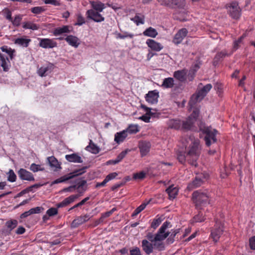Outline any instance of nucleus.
Returning a JSON list of instances; mask_svg holds the SVG:
<instances>
[{
	"mask_svg": "<svg viewBox=\"0 0 255 255\" xmlns=\"http://www.w3.org/2000/svg\"><path fill=\"white\" fill-rule=\"evenodd\" d=\"M182 142L186 151H179L178 153V160L181 163H184L187 161L191 165L196 166V161L199 157L198 140L195 139L194 136L190 135L183 139Z\"/></svg>",
	"mask_w": 255,
	"mask_h": 255,
	"instance_id": "obj_1",
	"label": "nucleus"
},
{
	"mask_svg": "<svg viewBox=\"0 0 255 255\" xmlns=\"http://www.w3.org/2000/svg\"><path fill=\"white\" fill-rule=\"evenodd\" d=\"M92 9L88 10L86 12L87 18L96 22H101L105 20V18L100 14L105 8V4L99 1H90Z\"/></svg>",
	"mask_w": 255,
	"mask_h": 255,
	"instance_id": "obj_2",
	"label": "nucleus"
},
{
	"mask_svg": "<svg viewBox=\"0 0 255 255\" xmlns=\"http://www.w3.org/2000/svg\"><path fill=\"white\" fill-rule=\"evenodd\" d=\"M207 85L204 86V87L200 90L198 91L196 94L193 95L189 102V105L190 109H194L195 104L200 102L203 98L207 94ZM199 115V110L197 109H194L193 113L190 117H191V119L193 122L196 120Z\"/></svg>",
	"mask_w": 255,
	"mask_h": 255,
	"instance_id": "obj_3",
	"label": "nucleus"
},
{
	"mask_svg": "<svg viewBox=\"0 0 255 255\" xmlns=\"http://www.w3.org/2000/svg\"><path fill=\"white\" fill-rule=\"evenodd\" d=\"M226 7L228 10L230 15L234 19H239L241 15V9L239 6V3L237 1H232L231 3H227Z\"/></svg>",
	"mask_w": 255,
	"mask_h": 255,
	"instance_id": "obj_4",
	"label": "nucleus"
},
{
	"mask_svg": "<svg viewBox=\"0 0 255 255\" xmlns=\"http://www.w3.org/2000/svg\"><path fill=\"white\" fill-rule=\"evenodd\" d=\"M207 199L206 192H203L201 191H196L192 194L193 201L197 208H200L203 205H206Z\"/></svg>",
	"mask_w": 255,
	"mask_h": 255,
	"instance_id": "obj_5",
	"label": "nucleus"
},
{
	"mask_svg": "<svg viewBox=\"0 0 255 255\" xmlns=\"http://www.w3.org/2000/svg\"><path fill=\"white\" fill-rule=\"evenodd\" d=\"M87 168V167L85 166L79 169L75 170L73 172L70 173L68 175H64L63 176L55 180L52 182V184H55L59 183H62L66 181L69 179H71L75 176L82 175V174L86 172V170Z\"/></svg>",
	"mask_w": 255,
	"mask_h": 255,
	"instance_id": "obj_6",
	"label": "nucleus"
},
{
	"mask_svg": "<svg viewBox=\"0 0 255 255\" xmlns=\"http://www.w3.org/2000/svg\"><path fill=\"white\" fill-rule=\"evenodd\" d=\"M170 223L167 221L163 223L158 230L155 235L156 241H162L165 240L170 234V232H166V230L169 228Z\"/></svg>",
	"mask_w": 255,
	"mask_h": 255,
	"instance_id": "obj_7",
	"label": "nucleus"
},
{
	"mask_svg": "<svg viewBox=\"0 0 255 255\" xmlns=\"http://www.w3.org/2000/svg\"><path fill=\"white\" fill-rule=\"evenodd\" d=\"M219 132L211 126H208V146L216 143L219 138Z\"/></svg>",
	"mask_w": 255,
	"mask_h": 255,
	"instance_id": "obj_8",
	"label": "nucleus"
},
{
	"mask_svg": "<svg viewBox=\"0 0 255 255\" xmlns=\"http://www.w3.org/2000/svg\"><path fill=\"white\" fill-rule=\"evenodd\" d=\"M39 46L43 48H53L57 46V42L53 39L38 38Z\"/></svg>",
	"mask_w": 255,
	"mask_h": 255,
	"instance_id": "obj_9",
	"label": "nucleus"
},
{
	"mask_svg": "<svg viewBox=\"0 0 255 255\" xmlns=\"http://www.w3.org/2000/svg\"><path fill=\"white\" fill-rule=\"evenodd\" d=\"M91 218L90 215L85 214L83 216H78L71 223L72 228H76L80 225L88 221Z\"/></svg>",
	"mask_w": 255,
	"mask_h": 255,
	"instance_id": "obj_10",
	"label": "nucleus"
},
{
	"mask_svg": "<svg viewBox=\"0 0 255 255\" xmlns=\"http://www.w3.org/2000/svg\"><path fill=\"white\" fill-rule=\"evenodd\" d=\"M223 233L222 227L221 224H217L211 231L210 237L214 242H217Z\"/></svg>",
	"mask_w": 255,
	"mask_h": 255,
	"instance_id": "obj_11",
	"label": "nucleus"
},
{
	"mask_svg": "<svg viewBox=\"0 0 255 255\" xmlns=\"http://www.w3.org/2000/svg\"><path fill=\"white\" fill-rule=\"evenodd\" d=\"M47 160L51 169L54 171H57L61 169V163L54 156L47 157Z\"/></svg>",
	"mask_w": 255,
	"mask_h": 255,
	"instance_id": "obj_12",
	"label": "nucleus"
},
{
	"mask_svg": "<svg viewBox=\"0 0 255 255\" xmlns=\"http://www.w3.org/2000/svg\"><path fill=\"white\" fill-rule=\"evenodd\" d=\"M138 147L141 156H145L149 152L151 148V144L146 141H141L139 142Z\"/></svg>",
	"mask_w": 255,
	"mask_h": 255,
	"instance_id": "obj_13",
	"label": "nucleus"
},
{
	"mask_svg": "<svg viewBox=\"0 0 255 255\" xmlns=\"http://www.w3.org/2000/svg\"><path fill=\"white\" fill-rule=\"evenodd\" d=\"M187 33L188 31L186 28H182L180 29L174 36L173 40V43L175 44L180 43L184 37H186Z\"/></svg>",
	"mask_w": 255,
	"mask_h": 255,
	"instance_id": "obj_14",
	"label": "nucleus"
},
{
	"mask_svg": "<svg viewBox=\"0 0 255 255\" xmlns=\"http://www.w3.org/2000/svg\"><path fill=\"white\" fill-rule=\"evenodd\" d=\"M158 93L156 91L148 92L145 97L146 102L151 105L156 104L158 102Z\"/></svg>",
	"mask_w": 255,
	"mask_h": 255,
	"instance_id": "obj_15",
	"label": "nucleus"
},
{
	"mask_svg": "<svg viewBox=\"0 0 255 255\" xmlns=\"http://www.w3.org/2000/svg\"><path fill=\"white\" fill-rule=\"evenodd\" d=\"M80 197L79 194L72 195L64 199L61 202L58 203L56 206L57 208H62L68 206L73 203L76 199Z\"/></svg>",
	"mask_w": 255,
	"mask_h": 255,
	"instance_id": "obj_16",
	"label": "nucleus"
},
{
	"mask_svg": "<svg viewBox=\"0 0 255 255\" xmlns=\"http://www.w3.org/2000/svg\"><path fill=\"white\" fill-rule=\"evenodd\" d=\"M18 175L22 180L34 181V178L31 173L23 168H20L18 171Z\"/></svg>",
	"mask_w": 255,
	"mask_h": 255,
	"instance_id": "obj_17",
	"label": "nucleus"
},
{
	"mask_svg": "<svg viewBox=\"0 0 255 255\" xmlns=\"http://www.w3.org/2000/svg\"><path fill=\"white\" fill-rule=\"evenodd\" d=\"M200 137L203 138L205 144L207 145V128L206 124L202 121H200L199 124Z\"/></svg>",
	"mask_w": 255,
	"mask_h": 255,
	"instance_id": "obj_18",
	"label": "nucleus"
},
{
	"mask_svg": "<svg viewBox=\"0 0 255 255\" xmlns=\"http://www.w3.org/2000/svg\"><path fill=\"white\" fill-rule=\"evenodd\" d=\"M146 44L152 50L159 51L163 48V46L154 40L148 39L146 41Z\"/></svg>",
	"mask_w": 255,
	"mask_h": 255,
	"instance_id": "obj_19",
	"label": "nucleus"
},
{
	"mask_svg": "<svg viewBox=\"0 0 255 255\" xmlns=\"http://www.w3.org/2000/svg\"><path fill=\"white\" fill-rule=\"evenodd\" d=\"M70 27L67 25H64L62 27H59L53 30V33L55 36L63 35L65 33H69L70 32Z\"/></svg>",
	"mask_w": 255,
	"mask_h": 255,
	"instance_id": "obj_20",
	"label": "nucleus"
},
{
	"mask_svg": "<svg viewBox=\"0 0 255 255\" xmlns=\"http://www.w3.org/2000/svg\"><path fill=\"white\" fill-rule=\"evenodd\" d=\"M142 250L147 255H149L153 252V244L146 240H143L141 242Z\"/></svg>",
	"mask_w": 255,
	"mask_h": 255,
	"instance_id": "obj_21",
	"label": "nucleus"
},
{
	"mask_svg": "<svg viewBox=\"0 0 255 255\" xmlns=\"http://www.w3.org/2000/svg\"><path fill=\"white\" fill-rule=\"evenodd\" d=\"M53 69L52 64H49L47 66H43L38 70V74L41 77H44L51 72Z\"/></svg>",
	"mask_w": 255,
	"mask_h": 255,
	"instance_id": "obj_22",
	"label": "nucleus"
},
{
	"mask_svg": "<svg viewBox=\"0 0 255 255\" xmlns=\"http://www.w3.org/2000/svg\"><path fill=\"white\" fill-rule=\"evenodd\" d=\"M65 40L70 45L75 48L78 47L80 44L79 39L77 37L72 35L67 36L65 38Z\"/></svg>",
	"mask_w": 255,
	"mask_h": 255,
	"instance_id": "obj_23",
	"label": "nucleus"
},
{
	"mask_svg": "<svg viewBox=\"0 0 255 255\" xmlns=\"http://www.w3.org/2000/svg\"><path fill=\"white\" fill-rule=\"evenodd\" d=\"M66 159L69 162L75 163H82L83 160L81 156L77 153H72L65 155Z\"/></svg>",
	"mask_w": 255,
	"mask_h": 255,
	"instance_id": "obj_24",
	"label": "nucleus"
},
{
	"mask_svg": "<svg viewBox=\"0 0 255 255\" xmlns=\"http://www.w3.org/2000/svg\"><path fill=\"white\" fill-rule=\"evenodd\" d=\"M42 210H43V208L41 207H37L35 208H32L30 209L29 211H26L22 213V214H21L20 218L21 219L25 218L30 216V215L39 213L41 212Z\"/></svg>",
	"mask_w": 255,
	"mask_h": 255,
	"instance_id": "obj_25",
	"label": "nucleus"
},
{
	"mask_svg": "<svg viewBox=\"0 0 255 255\" xmlns=\"http://www.w3.org/2000/svg\"><path fill=\"white\" fill-rule=\"evenodd\" d=\"M187 71L186 70H178L174 72L173 76L175 78L180 82H184L186 80Z\"/></svg>",
	"mask_w": 255,
	"mask_h": 255,
	"instance_id": "obj_26",
	"label": "nucleus"
},
{
	"mask_svg": "<svg viewBox=\"0 0 255 255\" xmlns=\"http://www.w3.org/2000/svg\"><path fill=\"white\" fill-rule=\"evenodd\" d=\"M127 136L128 133H126V131L124 130L115 134L114 140L116 143L119 144L123 142Z\"/></svg>",
	"mask_w": 255,
	"mask_h": 255,
	"instance_id": "obj_27",
	"label": "nucleus"
},
{
	"mask_svg": "<svg viewBox=\"0 0 255 255\" xmlns=\"http://www.w3.org/2000/svg\"><path fill=\"white\" fill-rule=\"evenodd\" d=\"M166 192L168 194L169 199L172 200L177 196L178 189L176 187H174L173 185H171L166 189Z\"/></svg>",
	"mask_w": 255,
	"mask_h": 255,
	"instance_id": "obj_28",
	"label": "nucleus"
},
{
	"mask_svg": "<svg viewBox=\"0 0 255 255\" xmlns=\"http://www.w3.org/2000/svg\"><path fill=\"white\" fill-rule=\"evenodd\" d=\"M167 124L168 128H170L178 129L181 127V122L180 120L170 119L167 121Z\"/></svg>",
	"mask_w": 255,
	"mask_h": 255,
	"instance_id": "obj_29",
	"label": "nucleus"
},
{
	"mask_svg": "<svg viewBox=\"0 0 255 255\" xmlns=\"http://www.w3.org/2000/svg\"><path fill=\"white\" fill-rule=\"evenodd\" d=\"M31 41L30 39L25 38L24 37H20L16 38L14 40V44L18 45L23 47H27L29 42Z\"/></svg>",
	"mask_w": 255,
	"mask_h": 255,
	"instance_id": "obj_30",
	"label": "nucleus"
},
{
	"mask_svg": "<svg viewBox=\"0 0 255 255\" xmlns=\"http://www.w3.org/2000/svg\"><path fill=\"white\" fill-rule=\"evenodd\" d=\"M0 59L1 61V66L2 67L3 70L5 72L8 71L10 66L8 58L0 53Z\"/></svg>",
	"mask_w": 255,
	"mask_h": 255,
	"instance_id": "obj_31",
	"label": "nucleus"
},
{
	"mask_svg": "<svg viewBox=\"0 0 255 255\" xmlns=\"http://www.w3.org/2000/svg\"><path fill=\"white\" fill-rule=\"evenodd\" d=\"M202 184V180L198 177H196L194 180L188 184L187 187L189 190H192L200 186Z\"/></svg>",
	"mask_w": 255,
	"mask_h": 255,
	"instance_id": "obj_32",
	"label": "nucleus"
},
{
	"mask_svg": "<svg viewBox=\"0 0 255 255\" xmlns=\"http://www.w3.org/2000/svg\"><path fill=\"white\" fill-rule=\"evenodd\" d=\"M86 149L93 154H97L100 152V148L92 140H90L89 144L86 147Z\"/></svg>",
	"mask_w": 255,
	"mask_h": 255,
	"instance_id": "obj_33",
	"label": "nucleus"
},
{
	"mask_svg": "<svg viewBox=\"0 0 255 255\" xmlns=\"http://www.w3.org/2000/svg\"><path fill=\"white\" fill-rule=\"evenodd\" d=\"M143 34L146 36L154 38L158 35V32L155 28L149 27L143 31Z\"/></svg>",
	"mask_w": 255,
	"mask_h": 255,
	"instance_id": "obj_34",
	"label": "nucleus"
},
{
	"mask_svg": "<svg viewBox=\"0 0 255 255\" xmlns=\"http://www.w3.org/2000/svg\"><path fill=\"white\" fill-rule=\"evenodd\" d=\"M22 27L24 29L36 30L40 28V26L39 25L34 23L31 21H26L23 23Z\"/></svg>",
	"mask_w": 255,
	"mask_h": 255,
	"instance_id": "obj_35",
	"label": "nucleus"
},
{
	"mask_svg": "<svg viewBox=\"0 0 255 255\" xmlns=\"http://www.w3.org/2000/svg\"><path fill=\"white\" fill-rule=\"evenodd\" d=\"M174 85V80L172 78H165L162 82L161 86L164 88H171Z\"/></svg>",
	"mask_w": 255,
	"mask_h": 255,
	"instance_id": "obj_36",
	"label": "nucleus"
},
{
	"mask_svg": "<svg viewBox=\"0 0 255 255\" xmlns=\"http://www.w3.org/2000/svg\"><path fill=\"white\" fill-rule=\"evenodd\" d=\"M193 123L194 122L191 119V117H189L186 121L182 122V128L185 130H189L191 129Z\"/></svg>",
	"mask_w": 255,
	"mask_h": 255,
	"instance_id": "obj_37",
	"label": "nucleus"
},
{
	"mask_svg": "<svg viewBox=\"0 0 255 255\" xmlns=\"http://www.w3.org/2000/svg\"><path fill=\"white\" fill-rule=\"evenodd\" d=\"M227 55V53L226 51H221L220 52L218 53L215 56L213 64L215 66L218 64V62L220 61L222 58L225 57Z\"/></svg>",
	"mask_w": 255,
	"mask_h": 255,
	"instance_id": "obj_38",
	"label": "nucleus"
},
{
	"mask_svg": "<svg viewBox=\"0 0 255 255\" xmlns=\"http://www.w3.org/2000/svg\"><path fill=\"white\" fill-rule=\"evenodd\" d=\"M126 131V133H129L130 134L135 133L139 131L138 128V126L136 125H130L125 130Z\"/></svg>",
	"mask_w": 255,
	"mask_h": 255,
	"instance_id": "obj_39",
	"label": "nucleus"
},
{
	"mask_svg": "<svg viewBox=\"0 0 255 255\" xmlns=\"http://www.w3.org/2000/svg\"><path fill=\"white\" fill-rule=\"evenodd\" d=\"M149 203V202L147 203H143L141 204L139 207H138L132 213V216L135 217L137 216L139 213H140L142 210H143L147 205Z\"/></svg>",
	"mask_w": 255,
	"mask_h": 255,
	"instance_id": "obj_40",
	"label": "nucleus"
},
{
	"mask_svg": "<svg viewBox=\"0 0 255 255\" xmlns=\"http://www.w3.org/2000/svg\"><path fill=\"white\" fill-rule=\"evenodd\" d=\"M17 224L18 222L16 220H12L6 222V226L10 231H11L17 226Z\"/></svg>",
	"mask_w": 255,
	"mask_h": 255,
	"instance_id": "obj_41",
	"label": "nucleus"
},
{
	"mask_svg": "<svg viewBox=\"0 0 255 255\" xmlns=\"http://www.w3.org/2000/svg\"><path fill=\"white\" fill-rule=\"evenodd\" d=\"M132 20L135 22L137 25L144 23V16L142 15L136 14Z\"/></svg>",
	"mask_w": 255,
	"mask_h": 255,
	"instance_id": "obj_42",
	"label": "nucleus"
},
{
	"mask_svg": "<svg viewBox=\"0 0 255 255\" xmlns=\"http://www.w3.org/2000/svg\"><path fill=\"white\" fill-rule=\"evenodd\" d=\"M161 5L168 6L170 7H173L174 0H157Z\"/></svg>",
	"mask_w": 255,
	"mask_h": 255,
	"instance_id": "obj_43",
	"label": "nucleus"
},
{
	"mask_svg": "<svg viewBox=\"0 0 255 255\" xmlns=\"http://www.w3.org/2000/svg\"><path fill=\"white\" fill-rule=\"evenodd\" d=\"M157 249L159 251H163L165 249L164 244L162 241H155L153 243V248Z\"/></svg>",
	"mask_w": 255,
	"mask_h": 255,
	"instance_id": "obj_44",
	"label": "nucleus"
},
{
	"mask_svg": "<svg viewBox=\"0 0 255 255\" xmlns=\"http://www.w3.org/2000/svg\"><path fill=\"white\" fill-rule=\"evenodd\" d=\"M7 180L11 182L15 181L16 176L12 169H9L8 172Z\"/></svg>",
	"mask_w": 255,
	"mask_h": 255,
	"instance_id": "obj_45",
	"label": "nucleus"
},
{
	"mask_svg": "<svg viewBox=\"0 0 255 255\" xmlns=\"http://www.w3.org/2000/svg\"><path fill=\"white\" fill-rule=\"evenodd\" d=\"M0 49L2 52L8 54L11 59L13 58V53L14 52V50H12L11 48H8L6 46H2Z\"/></svg>",
	"mask_w": 255,
	"mask_h": 255,
	"instance_id": "obj_46",
	"label": "nucleus"
},
{
	"mask_svg": "<svg viewBox=\"0 0 255 255\" xmlns=\"http://www.w3.org/2000/svg\"><path fill=\"white\" fill-rule=\"evenodd\" d=\"M185 0H174L173 6L176 5L177 7L180 8H183L185 6Z\"/></svg>",
	"mask_w": 255,
	"mask_h": 255,
	"instance_id": "obj_47",
	"label": "nucleus"
},
{
	"mask_svg": "<svg viewBox=\"0 0 255 255\" xmlns=\"http://www.w3.org/2000/svg\"><path fill=\"white\" fill-rule=\"evenodd\" d=\"M21 19H22V16L20 15H17L15 16V17L13 20L12 19V21H10L12 23V24L14 26H18L20 24Z\"/></svg>",
	"mask_w": 255,
	"mask_h": 255,
	"instance_id": "obj_48",
	"label": "nucleus"
},
{
	"mask_svg": "<svg viewBox=\"0 0 255 255\" xmlns=\"http://www.w3.org/2000/svg\"><path fill=\"white\" fill-rule=\"evenodd\" d=\"M45 11V8L42 6H36L31 9V11L34 14H40Z\"/></svg>",
	"mask_w": 255,
	"mask_h": 255,
	"instance_id": "obj_49",
	"label": "nucleus"
},
{
	"mask_svg": "<svg viewBox=\"0 0 255 255\" xmlns=\"http://www.w3.org/2000/svg\"><path fill=\"white\" fill-rule=\"evenodd\" d=\"M46 214L49 217L55 216L58 214V209L56 208H51L47 210Z\"/></svg>",
	"mask_w": 255,
	"mask_h": 255,
	"instance_id": "obj_50",
	"label": "nucleus"
},
{
	"mask_svg": "<svg viewBox=\"0 0 255 255\" xmlns=\"http://www.w3.org/2000/svg\"><path fill=\"white\" fill-rule=\"evenodd\" d=\"M3 13L5 17L9 21H12L11 12L8 8L3 10Z\"/></svg>",
	"mask_w": 255,
	"mask_h": 255,
	"instance_id": "obj_51",
	"label": "nucleus"
},
{
	"mask_svg": "<svg viewBox=\"0 0 255 255\" xmlns=\"http://www.w3.org/2000/svg\"><path fill=\"white\" fill-rule=\"evenodd\" d=\"M30 169L34 172H37L38 171H42L44 170L43 168H40L39 165L32 163L30 166Z\"/></svg>",
	"mask_w": 255,
	"mask_h": 255,
	"instance_id": "obj_52",
	"label": "nucleus"
},
{
	"mask_svg": "<svg viewBox=\"0 0 255 255\" xmlns=\"http://www.w3.org/2000/svg\"><path fill=\"white\" fill-rule=\"evenodd\" d=\"M133 37V35L132 34L128 33V32H125L124 34H122L121 33L117 34V38L120 39H125L127 37H129L132 38Z\"/></svg>",
	"mask_w": 255,
	"mask_h": 255,
	"instance_id": "obj_53",
	"label": "nucleus"
},
{
	"mask_svg": "<svg viewBox=\"0 0 255 255\" xmlns=\"http://www.w3.org/2000/svg\"><path fill=\"white\" fill-rule=\"evenodd\" d=\"M245 37V35H243L237 40L234 42L233 47L234 50H237L239 48V44L242 42L243 39Z\"/></svg>",
	"mask_w": 255,
	"mask_h": 255,
	"instance_id": "obj_54",
	"label": "nucleus"
},
{
	"mask_svg": "<svg viewBox=\"0 0 255 255\" xmlns=\"http://www.w3.org/2000/svg\"><path fill=\"white\" fill-rule=\"evenodd\" d=\"M145 176V173L143 172H140L139 173H135L133 174V178L135 179H142Z\"/></svg>",
	"mask_w": 255,
	"mask_h": 255,
	"instance_id": "obj_55",
	"label": "nucleus"
},
{
	"mask_svg": "<svg viewBox=\"0 0 255 255\" xmlns=\"http://www.w3.org/2000/svg\"><path fill=\"white\" fill-rule=\"evenodd\" d=\"M161 222V220L159 218L153 220L151 225V228L155 229L160 224Z\"/></svg>",
	"mask_w": 255,
	"mask_h": 255,
	"instance_id": "obj_56",
	"label": "nucleus"
},
{
	"mask_svg": "<svg viewBox=\"0 0 255 255\" xmlns=\"http://www.w3.org/2000/svg\"><path fill=\"white\" fill-rule=\"evenodd\" d=\"M130 255H141L140 249L137 247H134L130 250Z\"/></svg>",
	"mask_w": 255,
	"mask_h": 255,
	"instance_id": "obj_57",
	"label": "nucleus"
},
{
	"mask_svg": "<svg viewBox=\"0 0 255 255\" xmlns=\"http://www.w3.org/2000/svg\"><path fill=\"white\" fill-rule=\"evenodd\" d=\"M146 238L148 240L149 242H150L151 243H154L156 241L155 238V235H153V234L151 233H148L146 235Z\"/></svg>",
	"mask_w": 255,
	"mask_h": 255,
	"instance_id": "obj_58",
	"label": "nucleus"
},
{
	"mask_svg": "<svg viewBox=\"0 0 255 255\" xmlns=\"http://www.w3.org/2000/svg\"><path fill=\"white\" fill-rule=\"evenodd\" d=\"M118 175V174L116 172H113L109 174H108L105 178L106 180L108 182L110 180L115 178L116 176Z\"/></svg>",
	"mask_w": 255,
	"mask_h": 255,
	"instance_id": "obj_59",
	"label": "nucleus"
},
{
	"mask_svg": "<svg viewBox=\"0 0 255 255\" xmlns=\"http://www.w3.org/2000/svg\"><path fill=\"white\" fill-rule=\"evenodd\" d=\"M44 1L46 4H51L55 6L60 5V2L57 0H44Z\"/></svg>",
	"mask_w": 255,
	"mask_h": 255,
	"instance_id": "obj_60",
	"label": "nucleus"
},
{
	"mask_svg": "<svg viewBox=\"0 0 255 255\" xmlns=\"http://www.w3.org/2000/svg\"><path fill=\"white\" fill-rule=\"evenodd\" d=\"M85 23V21L84 18L81 15H79L77 17V22L76 24L81 25Z\"/></svg>",
	"mask_w": 255,
	"mask_h": 255,
	"instance_id": "obj_61",
	"label": "nucleus"
},
{
	"mask_svg": "<svg viewBox=\"0 0 255 255\" xmlns=\"http://www.w3.org/2000/svg\"><path fill=\"white\" fill-rule=\"evenodd\" d=\"M196 72V69H191L189 71V72L188 73V78L190 81H192L194 77V75L195 74V73Z\"/></svg>",
	"mask_w": 255,
	"mask_h": 255,
	"instance_id": "obj_62",
	"label": "nucleus"
},
{
	"mask_svg": "<svg viewBox=\"0 0 255 255\" xmlns=\"http://www.w3.org/2000/svg\"><path fill=\"white\" fill-rule=\"evenodd\" d=\"M250 246L252 250H255V236H253L250 239Z\"/></svg>",
	"mask_w": 255,
	"mask_h": 255,
	"instance_id": "obj_63",
	"label": "nucleus"
},
{
	"mask_svg": "<svg viewBox=\"0 0 255 255\" xmlns=\"http://www.w3.org/2000/svg\"><path fill=\"white\" fill-rule=\"evenodd\" d=\"M90 199L89 197H87L83 199L81 202L74 205V207H79L83 205L88 200Z\"/></svg>",
	"mask_w": 255,
	"mask_h": 255,
	"instance_id": "obj_64",
	"label": "nucleus"
}]
</instances>
